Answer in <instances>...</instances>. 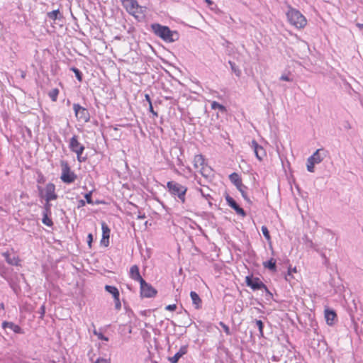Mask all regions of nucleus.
Segmentation results:
<instances>
[{"instance_id": "54", "label": "nucleus", "mask_w": 363, "mask_h": 363, "mask_svg": "<svg viewBox=\"0 0 363 363\" xmlns=\"http://www.w3.org/2000/svg\"><path fill=\"white\" fill-rule=\"evenodd\" d=\"M243 199L248 203H252V201H250V198L247 195H244Z\"/></svg>"}, {"instance_id": "23", "label": "nucleus", "mask_w": 363, "mask_h": 363, "mask_svg": "<svg viewBox=\"0 0 363 363\" xmlns=\"http://www.w3.org/2000/svg\"><path fill=\"white\" fill-rule=\"evenodd\" d=\"M3 255L5 257L7 263H9V264L14 265V266H17L18 264L19 259L18 257H11L9 252H4L3 254Z\"/></svg>"}, {"instance_id": "37", "label": "nucleus", "mask_w": 363, "mask_h": 363, "mask_svg": "<svg viewBox=\"0 0 363 363\" xmlns=\"http://www.w3.org/2000/svg\"><path fill=\"white\" fill-rule=\"evenodd\" d=\"M305 245L308 248H314V243L307 236L304 238Z\"/></svg>"}, {"instance_id": "16", "label": "nucleus", "mask_w": 363, "mask_h": 363, "mask_svg": "<svg viewBox=\"0 0 363 363\" xmlns=\"http://www.w3.org/2000/svg\"><path fill=\"white\" fill-rule=\"evenodd\" d=\"M2 328L4 329H6L8 328L11 329V330H13L15 333H17V334H23V330H22V328L19 325L13 323V322L4 321L2 323Z\"/></svg>"}, {"instance_id": "50", "label": "nucleus", "mask_w": 363, "mask_h": 363, "mask_svg": "<svg viewBox=\"0 0 363 363\" xmlns=\"http://www.w3.org/2000/svg\"><path fill=\"white\" fill-rule=\"evenodd\" d=\"M280 80L286 81V82H291V79H290L287 75H281L280 77Z\"/></svg>"}, {"instance_id": "35", "label": "nucleus", "mask_w": 363, "mask_h": 363, "mask_svg": "<svg viewBox=\"0 0 363 363\" xmlns=\"http://www.w3.org/2000/svg\"><path fill=\"white\" fill-rule=\"evenodd\" d=\"M93 333H94V334L95 335L97 336L99 340H104V341H108V337H107L106 336L104 335L101 333H99L96 329L94 330Z\"/></svg>"}, {"instance_id": "24", "label": "nucleus", "mask_w": 363, "mask_h": 363, "mask_svg": "<svg viewBox=\"0 0 363 363\" xmlns=\"http://www.w3.org/2000/svg\"><path fill=\"white\" fill-rule=\"evenodd\" d=\"M194 162L195 167H202L205 164V159L201 155H197L194 157Z\"/></svg>"}, {"instance_id": "30", "label": "nucleus", "mask_w": 363, "mask_h": 363, "mask_svg": "<svg viewBox=\"0 0 363 363\" xmlns=\"http://www.w3.org/2000/svg\"><path fill=\"white\" fill-rule=\"evenodd\" d=\"M255 323L256 324V326L258 328L259 332V336L263 337L264 333H263V328H264V323L261 320H255Z\"/></svg>"}, {"instance_id": "18", "label": "nucleus", "mask_w": 363, "mask_h": 363, "mask_svg": "<svg viewBox=\"0 0 363 363\" xmlns=\"http://www.w3.org/2000/svg\"><path fill=\"white\" fill-rule=\"evenodd\" d=\"M130 277L132 279L139 281L144 280L140 274L139 267L137 265H133L130 269Z\"/></svg>"}, {"instance_id": "41", "label": "nucleus", "mask_w": 363, "mask_h": 363, "mask_svg": "<svg viewBox=\"0 0 363 363\" xmlns=\"http://www.w3.org/2000/svg\"><path fill=\"white\" fill-rule=\"evenodd\" d=\"M262 289H264L266 293V299L270 300L273 298L272 293L268 289L267 286L265 285V287H262Z\"/></svg>"}, {"instance_id": "13", "label": "nucleus", "mask_w": 363, "mask_h": 363, "mask_svg": "<svg viewBox=\"0 0 363 363\" xmlns=\"http://www.w3.org/2000/svg\"><path fill=\"white\" fill-rule=\"evenodd\" d=\"M251 147L253 149L256 157L259 161L262 160L263 157L266 155L264 149L255 140L252 141Z\"/></svg>"}, {"instance_id": "4", "label": "nucleus", "mask_w": 363, "mask_h": 363, "mask_svg": "<svg viewBox=\"0 0 363 363\" xmlns=\"http://www.w3.org/2000/svg\"><path fill=\"white\" fill-rule=\"evenodd\" d=\"M122 4L127 12L136 19L140 20L144 18V9L138 4L136 0H122Z\"/></svg>"}, {"instance_id": "26", "label": "nucleus", "mask_w": 363, "mask_h": 363, "mask_svg": "<svg viewBox=\"0 0 363 363\" xmlns=\"http://www.w3.org/2000/svg\"><path fill=\"white\" fill-rule=\"evenodd\" d=\"M228 64L230 65V69L232 70V72L237 76V77H240L242 72H241V70L240 69V68L238 67V66H237L235 65V62L229 60L228 61Z\"/></svg>"}, {"instance_id": "3", "label": "nucleus", "mask_w": 363, "mask_h": 363, "mask_svg": "<svg viewBox=\"0 0 363 363\" xmlns=\"http://www.w3.org/2000/svg\"><path fill=\"white\" fill-rule=\"evenodd\" d=\"M167 188L169 194L174 197H177L182 203H184L186 202L185 196L187 191L186 186L176 182L169 181L167 183Z\"/></svg>"}, {"instance_id": "59", "label": "nucleus", "mask_w": 363, "mask_h": 363, "mask_svg": "<svg viewBox=\"0 0 363 363\" xmlns=\"http://www.w3.org/2000/svg\"><path fill=\"white\" fill-rule=\"evenodd\" d=\"M85 205V201L84 200L79 201V206H84Z\"/></svg>"}, {"instance_id": "61", "label": "nucleus", "mask_w": 363, "mask_h": 363, "mask_svg": "<svg viewBox=\"0 0 363 363\" xmlns=\"http://www.w3.org/2000/svg\"><path fill=\"white\" fill-rule=\"evenodd\" d=\"M357 26L360 29H363V23H357Z\"/></svg>"}, {"instance_id": "5", "label": "nucleus", "mask_w": 363, "mask_h": 363, "mask_svg": "<svg viewBox=\"0 0 363 363\" xmlns=\"http://www.w3.org/2000/svg\"><path fill=\"white\" fill-rule=\"evenodd\" d=\"M69 147L72 152L77 154V160L79 162L86 161V157L82 156L84 150V146L79 143L77 135H74L70 139Z\"/></svg>"}, {"instance_id": "36", "label": "nucleus", "mask_w": 363, "mask_h": 363, "mask_svg": "<svg viewBox=\"0 0 363 363\" xmlns=\"http://www.w3.org/2000/svg\"><path fill=\"white\" fill-rule=\"evenodd\" d=\"M50 201H46L44 207H43V213H47L51 214V204L50 203Z\"/></svg>"}, {"instance_id": "6", "label": "nucleus", "mask_w": 363, "mask_h": 363, "mask_svg": "<svg viewBox=\"0 0 363 363\" xmlns=\"http://www.w3.org/2000/svg\"><path fill=\"white\" fill-rule=\"evenodd\" d=\"M62 174L60 179L66 184H71L77 179V174L72 172L68 163L65 161L61 162Z\"/></svg>"}, {"instance_id": "38", "label": "nucleus", "mask_w": 363, "mask_h": 363, "mask_svg": "<svg viewBox=\"0 0 363 363\" xmlns=\"http://www.w3.org/2000/svg\"><path fill=\"white\" fill-rule=\"evenodd\" d=\"M219 325L223 328L224 332L225 333V334L227 335H231L230 328H229V327L226 324H225L223 322L220 321L219 323Z\"/></svg>"}, {"instance_id": "49", "label": "nucleus", "mask_w": 363, "mask_h": 363, "mask_svg": "<svg viewBox=\"0 0 363 363\" xmlns=\"http://www.w3.org/2000/svg\"><path fill=\"white\" fill-rule=\"evenodd\" d=\"M293 277L291 274V268L289 269L287 274L285 276V279L286 281H290V279Z\"/></svg>"}, {"instance_id": "8", "label": "nucleus", "mask_w": 363, "mask_h": 363, "mask_svg": "<svg viewBox=\"0 0 363 363\" xmlns=\"http://www.w3.org/2000/svg\"><path fill=\"white\" fill-rule=\"evenodd\" d=\"M140 284V296L145 298L155 297L157 291L152 286L151 284L147 283L145 280H142Z\"/></svg>"}, {"instance_id": "62", "label": "nucleus", "mask_w": 363, "mask_h": 363, "mask_svg": "<svg viewBox=\"0 0 363 363\" xmlns=\"http://www.w3.org/2000/svg\"><path fill=\"white\" fill-rule=\"evenodd\" d=\"M0 308L2 309V310H4V303H0Z\"/></svg>"}, {"instance_id": "40", "label": "nucleus", "mask_w": 363, "mask_h": 363, "mask_svg": "<svg viewBox=\"0 0 363 363\" xmlns=\"http://www.w3.org/2000/svg\"><path fill=\"white\" fill-rule=\"evenodd\" d=\"M119 297L120 296H116V297L113 298L114 303H115V308L117 311H119L121 308V301H120V298Z\"/></svg>"}, {"instance_id": "29", "label": "nucleus", "mask_w": 363, "mask_h": 363, "mask_svg": "<svg viewBox=\"0 0 363 363\" xmlns=\"http://www.w3.org/2000/svg\"><path fill=\"white\" fill-rule=\"evenodd\" d=\"M70 70H72L74 73L75 77L79 82L82 81V73L79 69H77V67H72L70 68Z\"/></svg>"}, {"instance_id": "22", "label": "nucleus", "mask_w": 363, "mask_h": 363, "mask_svg": "<svg viewBox=\"0 0 363 363\" xmlns=\"http://www.w3.org/2000/svg\"><path fill=\"white\" fill-rule=\"evenodd\" d=\"M263 266L264 268H267L272 272H274L277 271L276 260L273 258H271L267 262H264Z\"/></svg>"}, {"instance_id": "15", "label": "nucleus", "mask_w": 363, "mask_h": 363, "mask_svg": "<svg viewBox=\"0 0 363 363\" xmlns=\"http://www.w3.org/2000/svg\"><path fill=\"white\" fill-rule=\"evenodd\" d=\"M188 352V345L182 346L179 351L173 357H169L168 360L171 363H177L180 358H182Z\"/></svg>"}, {"instance_id": "44", "label": "nucleus", "mask_w": 363, "mask_h": 363, "mask_svg": "<svg viewBox=\"0 0 363 363\" xmlns=\"http://www.w3.org/2000/svg\"><path fill=\"white\" fill-rule=\"evenodd\" d=\"M237 189L241 193L242 197L244 196V195H247L245 191V190L247 189V187L245 185L242 184V187H239Z\"/></svg>"}, {"instance_id": "11", "label": "nucleus", "mask_w": 363, "mask_h": 363, "mask_svg": "<svg viewBox=\"0 0 363 363\" xmlns=\"http://www.w3.org/2000/svg\"><path fill=\"white\" fill-rule=\"evenodd\" d=\"M326 155L327 151L323 148H320L309 157L308 159L315 164H319L324 160Z\"/></svg>"}, {"instance_id": "27", "label": "nucleus", "mask_w": 363, "mask_h": 363, "mask_svg": "<svg viewBox=\"0 0 363 363\" xmlns=\"http://www.w3.org/2000/svg\"><path fill=\"white\" fill-rule=\"evenodd\" d=\"M50 213H43V219L42 222L43 224L48 227H52L53 225V222L51 218H49Z\"/></svg>"}, {"instance_id": "34", "label": "nucleus", "mask_w": 363, "mask_h": 363, "mask_svg": "<svg viewBox=\"0 0 363 363\" xmlns=\"http://www.w3.org/2000/svg\"><path fill=\"white\" fill-rule=\"evenodd\" d=\"M261 230H262V234L264 236V238H266V240H270L271 236H270L269 232L268 230V228L265 225H262Z\"/></svg>"}, {"instance_id": "17", "label": "nucleus", "mask_w": 363, "mask_h": 363, "mask_svg": "<svg viewBox=\"0 0 363 363\" xmlns=\"http://www.w3.org/2000/svg\"><path fill=\"white\" fill-rule=\"evenodd\" d=\"M336 318L337 315L334 310L330 308L325 310V318L328 325H333Z\"/></svg>"}, {"instance_id": "63", "label": "nucleus", "mask_w": 363, "mask_h": 363, "mask_svg": "<svg viewBox=\"0 0 363 363\" xmlns=\"http://www.w3.org/2000/svg\"><path fill=\"white\" fill-rule=\"evenodd\" d=\"M291 272H296V267H294V269L291 268Z\"/></svg>"}, {"instance_id": "58", "label": "nucleus", "mask_w": 363, "mask_h": 363, "mask_svg": "<svg viewBox=\"0 0 363 363\" xmlns=\"http://www.w3.org/2000/svg\"><path fill=\"white\" fill-rule=\"evenodd\" d=\"M44 182V177L43 176H41L38 179V183H41V182Z\"/></svg>"}, {"instance_id": "12", "label": "nucleus", "mask_w": 363, "mask_h": 363, "mask_svg": "<svg viewBox=\"0 0 363 363\" xmlns=\"http://www.w3.org/2000/svg\"><path fill=\"white\" fill-rule=\"evenodd\" d=\"M45 201H51L52 200L57 199V195L55 194V186L54 184L48 183L45 186Z\"/></svg>"}, {"instance_id": "55", "label": "nucleus", "mask_w": 363, "mask_h": 363, "mask_svg": "<svg viewBox=\"0 0 363 363\" xmlns=\"http://www.w3.org/2000/svg\"><path fill=\"white\" fill-rule=\"evenodd\" d=\"M243 199L248 203H252V201H250V198L247 195H244Z\"/></svg>"}, {"instance_id": "39", "label": "nucleus", "mask_w": 363, "mask_h": 363, "mask_svg": "<svg viewBox=\"0 0 363 363\" xmlns=\"http://www.w3.org/2000/svg\"><path fill=\"white\" fill-rule=\"evenodd\" d=\"M315 163H313L312 161H310V160L308 158L307 160V170L310 172H314V166Z\"/></svg>"}, {"instance_id": "7", "label": "nucleus", "mask_w": 363, "mask_h": 363, "mask_svg": "<svg viewBox=\"0 0 363 363\" xmlns=\"http://www.w3.org/2000/svg\"><path fill=\"white\" fill-rule=\"evenodd\" d=\"M73 110L78 121H81L85 123L89 121L90 114L86 108L82 107L79 104H74Z\"/></svg>"}, {"instance_id": "51", "label": "nucleus", "mask_w": 363, "mask_h": 363, "mask_svg": "<svg viewBox=\"0 0 363 363\" xmlns=\"http://www.w3.org/2000/svg\"><path fill=\"white\" fill-rule=\"evenodd\" d=\"M38 190L39 191V195L40 197H43V191L44 189L40 186H38Z\"/></svg>"}, {"instance_id": "45", "label": "nucleus", "mask_w": 363, "mask_h": 363, "mask_svg": "<svg viewBox=\"0 0 363 363\" xmlns=\"http://www.w3.org/2000/svg\"><path fill=\"white\" fill-rule=\"evenodd\" d=\"M38 313L40 314V318L43 319L45 313V306L42 305L39 308Z\"/></svg>"}, {"instance_id": "19", "label": "nucleus", "mask_w": 363, "mask_h": 363, "mask_svg": "<svg viewBox=\"0 0 363 363\" xmlns=\"http://www.w3.org/2000/svg\"><path fill=\"white\" fill-rule=\"evenodd\" d=\"M229 179L236 186V188L242 187V185L243 184L240 175L236 172H233L230 174Z\"/></svg>"}, {"instance_id": "42", "label": "nucleus", "mask_w": 363, "mask_h": 363, "mask_svg": "<svg viewBox=\"0 0 363 363\" xmlns=\"http://www.w3.org/2000/svg\"><path fill=\"white\" fill-rule=\"evenodd\" d=\"M91 195H92V191H89V193H86L84 195V198L86 199V202L89 204L94 203L92 198H91Z\"/></svg>"}, {"instance_id": "56", "label": "nucleus", "mask_w": 363, "mask_h": 363, "mask_svg": "<svg viewBox=\"0 0 363 363\" xmlns=\"http://www.w3.org/2000/svg\"><path fill=\"white\" fill-rule=\"evenodd\" d=\"M145 218V215L144 213L142 214L141 213H139V214L137 216V219H143Z\"/></svg>"}, {"instance_id": "48", "label": "nucleus", "mask_w": 363, "mask_h": 363, "mask_svg": "<svg viewBox=\"0 0 363 363\" xmlns=\"http://www.w3.org/2000/svg\"><path fill=\"white\" fill-rule=\"evenodd\" d=\"M149 111H150V112H151L153 114L154 116H156V117L158 116L157 112L155 111L153 109L152 103H150V104L149 105Z\"/></svg>"}, {"instance_id": "9", "label": "nucleus", "mask_w": 363, "mask_h": 363, "mask_svg": "<svg viewBox=\"0 0 363 363\" xmlns=\"http://www.w3.org/2000/svg\"><path fill=\"white\" fill-rule=\"evenodd\" d=\"M246 285L250 287L253 291L260 290L262 287H265V284L260 280L259 277L252 275L245 277Z\"/></svg>"}, {"instance_id": "60", "label": "nucleus", "mask_w": 363, "mask_h": 363, "mask_svg": "<svg viewBox=\"0 0 363 363\" xmlns=\"http://www.w3.org/2000/svg\"><path fill=\"white\" fill-rule=\"evenodd\" d=\"M96 360H99V363L102 362H106V359H105L104 358H101V357H99Z\"/></svg>"}, {"instance_id": "20", "label": "nucleus", "mask_w": 363, "mask_h": 363, "mask_svg": "<svg viewBox=\"0 0 363 363\" xmlns=\"http://www.w3.org/2000/svg\"><path fill=\"white\" fill-rule=\"evenodd\" d=\"M190 296L195 308L199 309L201 308L202 301L198 294L195 291H191Z\"/></svg>"}, {"instance_id": "33", "label": "nucleus", "mask_w": 363, "mask_h": 363, "mask_svg": "<svg viewBox=\"0 0 363 363\" xmlns=\"http://www.w3.org/2000/svg\"><path fill=\"white\" fill-rule=\"evenodd\" d=\"M211 108H212V109L218 108L221 111H225V107L224 106H223L222 104H220L219 103L216 102V101H213L211 103Z\"/></svg>"}, {"instance_id": "1", "label": "nucleus", "mask_w": 363, "mask_h": 363, "mask_svg": "<svg viewBox=\"0 0 363 363\" xmlns=\"http://www.w3.org/2000/svg\"><path fill=\"white\" fill-rule=\"evenodd\" d=\"M151 30L154 34L166 43H173L179 40V34L176 30H172L167 26H162L160 23L151 24Z\"/></svg>"}, {"instance_id": "57", "label": "nucleus", "mask_w": 363, "mask_h": 363, "mask_svg": "<svg viewBox=\"0 0 363 363\" xmlns=\"http://www.w3.org/2000/svg\"><path fill=\"white\" fill-rule=\"evenodd\" d=\"M345 128L346 129H350L351 128L350 124V123L348 121L345 122Z\"/></svg>"}, {"instance_id": "2", "label": "nucleus", "mask_w": 363, "mask_h": 363, "mask_svg": "<svg viewBox=\"0 0 363 363\" xmlns=\"http://www.w3.org/2000/svg\"><path fill=\"white\" fill-rule=\"evenodd\" d=\"M288 9L286 15L290 24L296 28H304L307 23L305 16L298 10L291 7L290 5L288 6Z\"/></svg>"}, {"instance_id": "52", "label": "nucleus", "mask_w": 363, "mask_h": 363, "mask_svg": "<svg viewBox=\"0 0 363 363\" xmlns=\"http://www.w3.org/2000/svg\"><path fill=\"white\" fill-rule=\"evenodd\" d=\"M145 100L148 102L149 105L150 104V103H152V101H151V99H150V96L149 94H146L145 95Z\"/></svg>"}, {"instance_id": "10", "label": "nucleus", "mask_w": 363, "mask_h": 363, "mask_svg": "<svg viewBox=\"0 0 363 363\" xmlns=\"http://www.w3.org/2000/svg\"><path fill=\"white\" fill-rule=\"evenodd\" d=\"M225 200L229 206H230L237 214L245 217L246 216L245 211L240 207V206L237 203V202L234 200L233 198L230 196L228 194L225 196Z\"/></svg>"}, {"instance_id": "21", "label": "nucleus", "mask_w": 363, "mask_h": 363, "mask_svg": "<svg viewBox=\"0 0 363 363\" xmlns=\"http://www.w3.org/2000/svg\"><path fill=\"white\" fill-rule=\"evenodd\" d=\"M47 17L53 21L56 20H62L63 18L62 14L59 9L47 13Z\"/></svg>"}, {"instance_id": "32", "label": "nucleus", "mask_w": 363, "mask_h": 363, "mask_svg": "<svg viewBox=\"0 0 363 363\" xmlns=\"http://www.w3.org/2000/svg\"><path fill=\"white\" fill-rule=\"evenodd\" d=\"M199 191H200L201 196L205 198L206 200L208 201V203L210 206L212 205V203L210 201L211 199H212L211 196L209 193H206L203 189H199Z\"/></svg>"}, {"instance_id": "25", "label": "nucleus", "mask_w": 363, "mask_h": 363, "mask_svg": "<svg viewBox=\"0 0 363 363\" xmlns=\"http://www.w3.org/2000/svg\"><path fill=\"white\" fill-rule=\"evenodd\" d=\"M105 290L109 294H111L113 298L116 296H120L119 291L116 286L106 285Z\"/></svg>"}, {"instance_id": "43", "label": "nucleus", "mask_w": 363, "mask_h": 363, "mask_svg": "<svg viewBox=\"0 0 363 363\" xmlns=\"http://www.w3.org/2000/svg\"><path fill=\"white\" fill-rule=\"evenodd\" d=\"M210 171L211 169H209L208 168L202 167L201 169V173L203 177H207L208 176Z\"/></svg>"}, {"instance_id": "53", "label": "nucleus", "mask_w": 363, "mask_h": 363, "mask_svg": "<svg viewBox=\"0 0 363 363\" xmlns=\"http://www.w3.org/2000/svg\"><path fill=\"white\" fill-rule=\"evenodd\" d=\"M177 165H179V166L183 165L182 160L179 157H177Z\"/></svg>"}, {"instance_id": "31", "label": "nucleus", "mask_w": 363, "mask_h": 363, "mask_svg": "<svg viewBox=\"0 0 363 363\" xmlns=\"http://www.w3.org/2000/svg\"><path fill=\"white\" fill-rule=\"evenodd\" d=\"M58 94L59 90L57 89H53L49 92L48 95L52 101H55L57 100Z\"/></svg>"}, {"instance_id": "14", "label": "nucleus", "mask_w": 363, "mask_h": 363, "mask_svg": "<svg viewBox=\"0 0 363 363\" xmlns=\"http://www.w3.org/2000/svg\"><path fill=\"white\" fill-rule=\"evenodd\" d=\"M102 239L101 243L107 247L109 244L110 228L105 222H101Z\"/></svg>"}, {"instance_id": "46", "label": "nucleus", "mask_w": 363, "mask_h": 363, "mask_svg": "<svg viewBox=\"0 0 363 363\" xmlns=\"http://www.w3.org/2000/svg\"><path fill=\"white\" fill-rule=\"evenodd\" d=\"M93 242V235L91 233H89L87 236V243L89 247H91V243Z\"/></svg>"}, {"instance_id": "28", "label": "nucleus", "mask_w": 363, "mask_h": 363, "mask_svg": "<svg viewBox=\"0 0 363 363\" xmlns=\"http://www.w3.org/2000/svg\"><path fill=\"white\" fill-rule=\"evenodd\" d=\"M314 333L316 334L317 338L313 337V340L311 342V346L313 348H315L320 345V342L321 340L322 336H319V335L317 333L316 329L314 330Z\"/></svg>"}, {"instance_id": "64", "label": "nucleus", "mask_w": 363, "mask_h": 363, "mask_svg": "<svg viewBox=\"0 0 363 363\" xmlns=\"http://www.w3.org/2000/svg\"><path fill=\"white\" fill-rule=\"evenodd\" d=\"M93 363H99V360H96Z\"/></svg>"}, {"instance_id": "47", "label": "nucleus", "mask_w": 363, "mask_h": 363, "mask_svg": "<svg viewBox=\"0 0 363 363\" xmlns=\"http://www.w3.org/2000/svg\"><path fill=\"white\" fill-rule=\"evenodd\" d=\"M176 308H177L176 304H170L165 307V309L167 311H174Z\"/></svg>"}]
</instances>
